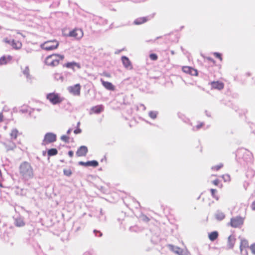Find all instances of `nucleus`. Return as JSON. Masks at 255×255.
I'll use <instances>...</instances> for the list:
<instances>
[{
	"mask_svg": "<svg viewBox=\"0 0 255 255\" xmlns=\"http://www.w3.org/2000/svg\"><path fill=\"white\" fill-rule=\"evenodd\" d=\"M71 132V130L70 129H69L68 131H67V133L68 134H69Z\"/></svg>",
	"mask_w": 255,
	"mask_h": 255,
	"instance_id": "48",
	"label": "nucleus"
},
{
	"mask_svg": "<svg viewBox=\"0 0 255 255\" xmlns=\"http://www.w3.org/2000/svg\"><path fill=\"white\" fill-rule=\"evenodd\" d=\"M2 112H10V109L6 105H5L3 108H2Z\"/></svg>",
	"mask_w": 255,
	"mask_h": 255,
	"instance_id": "38",
	"label": "nucleus"
},
{
	"mask_svg": "<svg viewBox=\"0 0 255 255\" xmlns=\"http://www.w3.org/2000/svg\"><path fill=\"white\" fill-rule=\"evenodd\" d=\"M59 42L56 40H48L44 42L41 45V48L46 51L54 50L59 46Z\"/></svg>",
	"mask_w": 255,
	"mask_h": 255,
	"instance_id": "3",
	"label": "nucleus"
},
{
	"mask_svg": "<svg viewBox=\"0 0 255 255\" xmlns=\"http://www.w3.org/2000/svg\"><path fill=\"white\" fill-rule=\"evenodd\" d=\"M11 59L12 57L10 56H3L1 57V58H0V65L6 64L8 62L11 61Z\"/></svg>",
	"mask_w": 255,
	"mask_h": 255,
	"instance_id": "18",
	"label": "nucleus"
},
{
	"mask_svg": "<svg viewBox=\"0 0 255 255\" xmlns=\"http://www.w3.org/2000/svg\"><path fill=\"white\" fill-rule=\"evenodd\" d=\"M212 183L213 184H214L215 186H220V187L222 188L223 187L222 184H220V181L219 179H217L216 180H214L212 181Z\"/></svg>",
	"mask_w": 255,
	"mask_h": 255,
	"instance_id": "33",
	"label": "nucleus"
},
{
	"mask_svg": "<svg viewBox=\"0 0 255 255\" xmlns=\"http://www.w3.org/2000/svg\"><path fill=\"white\" fill-rule=\"evenodd\" d=\"M214 55L217 58L219 59L221 61H222V55L220 53L218 52H214Z\"/></svg>",
	"mask_w": 255,
	"mask_h": 255,
	"instance_id": "36",
	"label": "nucleus"
},
{
	"mask_svg": "<svg viewBox=\"0 0 255 255\" xmlns=\"http://www.w3.org/2000/svg\"><path fill=\"white\" fill-rule=\"evenodd\" d=\"M15 225L16 227H21L25 225V223L22 218H19L15 219Z\"/></svg>",
	"mask_w": 255,
	"mask_h": 255,
	"instance_id": "24",
	"label": "nucleus"
},
{
	"mask_svg": "<svg viewBox=\"0 0 255 255\" xmlns=\"http://www.w3.org/2000/svg\"><path fill=\"white\" fill-rule=\"evenodd\" d=\"M202 126V125H199L197 127V128H199Z\"/></svg>",
	"mask_w": 255,
	"mask_h": 255,
	"instance_id": "47",
	"label": "nucleus"
},
{
	"mask_svg": "<svg viewBox=\"0 0 255 255\" xmlns=\"http://www.w3.org/2000/svg\"><path fill=\"white\" fill-rule=\"evenodd\" d=\"M5 144L7 150H12L15 147V145L13 142H11L10 146H8L6 143Z\"/></svg>",
	"mask_w": 255,
	"mask_h": 255,
	"instance_id": "32",
	"label": "nucleus"
},
{
	"mask_svg": "<svg viewBox=\"0 0 255 255\" xmlns=\"http://www.w3.org/2000/svg\"><path fill=\"white\" fill-rule=\"evenodd\" d=\"M81 132V130L80 128H77L74 131L75 134L80 133Z\"/></svg>",
	"mask_w": 255,
	"mask_h": 255,
	"instance_id": "43",
	"label": "nucleus"
},
{
	"mask_svg": "<svg viewBox=\"0 0 255 255\" xmlns=\"http://www.w3.org/2000/svg\"><path fill=\"white\" fill-rule=\"evenodd\" d=\"M0 187H3V186L0 182Z\"/></svg>",
	"mask_w": 255,
	"mask_h": 255,
	"instance_id": "49",
	"label": "nucleus"
},
{
	"mask_svg": "<svg viewBox=\"0 0 255 255\" xmlns=\"http://www.w3.org/2000/svg\"><path fill=\"white\" fill-rule=\"evenodd\" d=\"M81 87L79 84H76L74 85L70 86L68 88V90L71 94L74 96H79L80 95Z\"/></svg>",
	"mask_w": 255,
	"mask_h": 255,
	"instance_id": "7",
	"label": "nucleus"
},
{
	"mask_svg": "<svg viewBox=\"0 0 255 255\" xmlns=\"http://www.w3.org/2000/svg\"><path fill=\"white\" fill-rule=\"evenodd\" d=\"M19 170L22 179L25 180L31 178L33 176V169L27 162H22L19 166Z\"/></svg>",
	"mask_w": 255,
	"mask_h": 255,
	"instance_id": "1",
	"label": "nucleus"
},
{
	"mask_svg": "<svg viewBox=\"0 0 255 255\" xmlns=\"http://www.w3.org/2000/svg\"><path fill=\"white\" fill-rule=\"evenodd\" d=\"M75 66H77V63L75 62H68L66 64V66L67 68H71L73 69Z\"/></svg>",
	"mask_w": 255,
	"mask_h": 255,
	"instance_id": "29",
	"label": "nucleus"
},
{
	"mask_svg": "<svg viewBox=\"0 0 255 255\" xmlns=\"http://www.w3.org/2000/svg\"><path fill=\"white\" fill-rule=\"evenodd\" d=\"M215 217L217 220L221 221L225 218V215L223 212L219 211L216 214Z\"/></svg>",
	"mask_w": 255,
	"mask_h": 255,
	"instance_id": "25",
	"label": "nucleus"
},
{
	"mask_svg": "<svg viewBox=\"0 0 255 255\" xmlns=\"http://www.w3.org/2000/svg\"><path fill=\"white\" fill-rule=\"evenodd\" d=\"M210 84L212 89H217L219 90H222L224 87V84L219 81H213Z\"/></svg>",
	"mask_w": 255,
	"mask_h": 255,
	"instance_id": "13",
	"label": "nucleus"
},
{
	"mask_svg": "<svg viewBox=\"0 0 255 255\" xmlns=\"http://www.w3.org/2000/svg\"><path fill=\"white\" fill-rule=\"evenodd\" d=\"M246 255H248V253H247V251H246Z\"/></svg>",
	"mask_w": 255,
	"mask_h": 255,
	"instance_id": "52",
	"label": "nucleus"
},
{
	"mask_svg": "<svg viewBox=\"0 0 255 255\" xmlns=\"http://www.w3.org/2000/svg\"><path fill=\"white\" fill-rule=\"evenodd\" d=\"M223 167V164L220 163L218 165L213 166L212 167V170L215 171H218L221 168Z\"/></svg>",
	"mask_w": 255,
	"mask_h": 255,
	"instance_id": "28",
	"label": "nucleus"
},
{
	"mask_svg": "<svg viewBox=\"0 0 255 255\" xmlns=\"http://www.w3.org/2000/svg\"><path fill=\"white\" fill-rule=\"evenodd\" d=\"M236 239L233 235L230 236L228 238L227 246L230 249H232L234 247L236 243Z\"/></svg>",
	"mask_w": 255,
	"mask_h": 255,
	"instance_id": "14",
	"label": "nucleus"
},
{
	"mask_svg": "<svg viewBox=\"0 0 255 255\" xmlns=\"http://www.w3.org/2000/svg\"><path fill=\"white\" fill-rule=\"evenodd\" d=\"M22 73L27 78L30 77L29 69L28 67H25L22 70Z\"/></svg>",
	"mask_w": 255,
	"mask_h": 255,
	"instance_id": "27",
	"label": "nucleus"
},
{
	"mask_svg": "<svg viewBox=\"0 0 255 255\" xmlns=\"http://www.w3.org/2000/svg\"><path fill=\"white\" fill-rule=\"evenodd\" d=\"M56 140V135L51 132H48L45 134L42 141V145H46L48 144L54 142Z\"/></svg>",
	"mask_w": 255,
	"mask_h": 255,
	"instance_id": "6",
	"label": "nucleus"
},
{
	"mask_svg": "<svg viewBox=\"0 0 255 255\" xmlns=\"http://www.w3.org/2000/svg\"><path fill=\"white\" fill-rule=\"evenodd\" d=\"M104 110V107L102 105H98L93 107L91 109V114H99Z\"/></svg>",
	"mask_w": 255,
	"mask_h": 255,
	"instance_id": "16",
	"label": "nucleus"
},
{
	"mask_svg": "<svg viewBox=\"0 0 255 255\" xmlns=\"http://www.w3.org/2000/svg\"><path fill=\"white\" fill-rule=\"evenodd\" d=\"M219 236V234L217 231H214L209 234V239L211 241L216 240Z\"/></svg>",
	"mask_w": 255,
	"mask_h": 255,
	"instance_id": "22",
	"label": "nucleus"
},
{
	"mask_svg": "<svg viewBox=\"0 0 255 255\" xmlns=\"http://www.w3.org/2000/svg\"><path fill=\"white\" fill-rule=\"evenodd\" d=\"M73 151L72 150H70V151H68V155L70 157H72L73 156Z\"/></svg>",
	"mask_w": 255,
	"mask_h": 255,
	"instance_id": "44",
	"label": "nucleus"
},
{
	"mask_svg": "<svg viewBox=\"0 0 255 255\" xmlns=\"http://www.w3.org/2000/svg\"><path fill=\"white\" fill-rule=\"evenodd\" d=\"M149 116L152 119H155L156 117V114L154 112H150Z\"/></svg>",
	"mask_w": 255,
	"mask_h": 255,
	"instance_id": "40",
	"label": "nucleus"
},
{
	"mask_svg": "<svg viewBox=\"0 0 255 255\" xmlns=\"http://www.w3.org/2000/svg\"><path fill=\"white\" fill-rule=\"evenodd\" d=\"M88 151V148L84 145L80 146L77 150L76 154L78 157L85 156Z\"/></svg>",
	"mask_w": 255,
	"mask_h": 255,
	"instance_id": "10",
	"label": "nucleus"
},
{
	"mask_svg": "<svg viewBox=\"0 0 255 255\" xmlns=\"http://www.w3.org/2000/svg\"><path fill=\"white\" fill-rule=\"evenodd\" d=\"M58 153V151L56 148H51L47 151V154L49 156H54Z\"/></svg>",
	"mask_w": 255,
	"mask_h": 255,
	"instance_id": "26",
	"label": "nucleus"
},
{
	"mask_svg": "<svg viewBox=\"0 0 255 255\" xmlns=\"http://www.w3.org/2000/svg\"><path fill=\"white\" fill-rule=\"evenodd\" d=\"M246 151H247L248 152H249L250 151L248 150H246Z\"/></svg>",
	"mask_w": 255,
	"mask_h": 255,
	"instance_id": "51",
	"label": "nucleus"
},
{
	"mask_svg": "<svg viewBox=\"0 0 255 255\" xmlns=\"http://www.w3.org/2000/svg\"><path fill=\"white\" fill-rule=\"evenodd\" d=\"M206 59H207V60H208L209 61H210V62H213L214 64H215V60H214L213 58H211V57H207V58H206Z\"/></svg>",
	"mask_w": 255,
	"mask_h": 255,
	"instance_id": "42",
	"label": "nucleus"
},
{
	"mask_svg": "<svg viewBox=\"0 0 255 255\" xmlns=\"http://www.w3.org/2000/svg\"><path fill=\"white\" fill-rule=\"evenodd\" d=\"M168 247L170 250L178 255H186L185 251L179 247H176L172 245H169Z\"/></svg>",
	"mask_w": 255,
	"mask_h": 255,
	"instance_id": "11",
	"label": "nucleus"
},
{
	"mask_svg": "<svg viewBox=\"0 0 255 255\" xmlns=\"http://www.w3.org/2000/svg\"><path fill=\"white\" fill-rule=\"evenodd\" d=\"M79 164L84 166H92L96 167L99 165V163L96 160L89 161L87 162L80 161Z\"/></svg>",
	"mask_w": 255,
	"mask_h": 255,
	"instance_id": "12",
	"label": "nucleus"
},
{
	"mask_svg": "<svg viewBox=\"0 0 255 255\" xmlns=\"http://www.w3.org/2000/svg\"><path fill=\"white\" fill-rule=\"evenodd\" d=\"M83 30L80 28H75L69 33V36L74 37L77 39H81L83 36Z\"/></svg>",
	"mask_w": 255,
	"mask_h": 255,
	"instance_id": "8",
	"label": "nucleus"
},
{
	"mask_svg": "<svg viewBox=\"0 0 255 255\" xmlns=\"http://www.w3.org/2000/svg\"><path fill=\"white\" fill-rule=\"evenodd\" d=\"M3 41L5 42V43H8V44H10V41L8 39V38H4L3 39Z\"/></svg>",
	"mask_w": 255,
	"mask_h": 255,
	"instance_id": "46",
	"label": "nucleus"
},
{
	"mask_svg": "<svg viewBox=\"0 0 255 255\" xmlns=\"http://www.w3.org/2000/svg\"><path fill=\"white\" fill-rule=\"evenodd\" d=\"M46 99L53 105L61 103L63 101V98L55 92L50 93L46 95Z\"/></svg>",
	"mask_w": 255,
	"mask_h": 255,
	"instance_id": "4",
	"label": "nucleus"
},
{
	"mask_svg": "<svg viewBox=\"0 0 255 255\" xmlns=\"http://www.w3.org/2000/svg\"><path fill=\"white\" fill-rule=\"evenodd\" d=\"M122 60L123 64L126 68H129L131 67V62L128 57L126 56H123L122 58Z\"/></svg>",
	"mask_w": 255,
	"mask_h": 255,
	"instance_id": "21",
	"label": "nucleus"
},
{
	"mask_svg": "<svg viewBox=\"0 0 255 255\" xmlns=\"http://www.w3.org/2000/svg\"><path fill=\"white\" fill-rule=\"evenodd\" d=\"M249 248V243L247 240L242 239L241 241L240 245V249L241 253H243V252L244 250H246Z\"/></svg>",
	"mask_w": 255,
	"mask_h": 255,
	"instance_id": "15",
	"label": "nucleus"
},
{
	"mask_svg": "<svg viewBox=\"0 0 255 255\" xmlns=\"http://www.w3.org/2000/svg\"><path fill=\"white\" fill-rule=\"evenodd\" d=\"M3 116L2 115V113H0V123L2 122L3 121Z\"/></svg>",
	"mask_w": 255,
	"mask_h": 255,
	"instance_id": "45",
	"label": "nucleus"
},
{
	"mask_svg": "<svg viewBox=\"0 0 255 255\" xmlns=\"http://www.w3.org/2000/svg\"><path fill=\"white\" fill-rule=\"evenodd\" d=\"M19 134V131L17 129H13L10 133V138L11 139H16Z\"/></svg>",
	"mask_w": 255,
	"mask_h": 255,
	"instance_id": "23",
	"label": "nucleus"
},
{
	"mask_svg": "<svg viewBox=\"0 0 255 255\" xmlns=\"http://www.w3.org/2000/svg\"><path fill=\"white\" fill-rule=\"evenodd\" d=\"M148 19L146 17H139L135 19L133 23L136 25H139L146 22Z\"/></svg>",
	"mask_w": 255,
	"mask_h": 255,
	"instance_id": "20",
	"label": "nucleus"
},
{
	"mask_svg": "<svg viewBox=\"0 0 255 255\" xmlns=\"http://www.w3.org/2000/svg\"><path fill=\"white\" fill-rule=\"evenodd\" d=\"M12 47L15 49H19L22 47V43L20 41L13 40L11 43Z\"/></svg>",
	"mask_w": 255,
	"mask_h": 255,
	"instance_id": "19",
	"label": "nucleus"
},
{
	"mask_svg": "<svg viewBox=\"0 0 255 255\" xmlns=\"http://www.w3.org/2000/svg\"><path fill=\"white\" fill-rule=\"evenodd\" d=\"M101 82L103 86L107 90L111 91L115 90V86L111 83L109 82L105 81L103 80H101Z\"/></svg>",
	"mask_w": 255,
	"mask_h": 255,
	"instance_id": "17",
	"label": "nucleus"
},
{
	"mask_svg": "<svg viewBox=\"0 0 255 255\" xmlns=\"http://www.w3.org/2000/svg\"><path fill=\"white\" fill-rule=\"evenodd\" d=\"M222 178L225 182H229L231 180L230 176L229 174H224L222 176Z\"/></svg>",
	"mask_w": 255,
	"mask_h": 255,
	"instance_id": "31",
	"label": "nucleus"
},
{
	"mask_svg": "<svg viewBox=\"0 0 255 255\" xmlns=\"http://www.w3.org/2000/svg\"><path fill=\"white\" fill-rule=\"evenodd\" d=\"M251 207L253 211H255V201L252 202Z\"/></svg>",
	"mask_w": 255,
	"mask_h": 255,
	"instance_id": "41",
	"label": "nucleus"
},
{
	"mask_svg": "<svg viewBox=\"0 0 255 255\" xmlns=\"http://www.w3.org/2000/svg\"><path fill=\"white\" fill-rule=\"evenodd\" d=\"M149 57L152 60H156L157 59V55L154 53L150 54Z\"/></svg>",
	"mask_w": 255,
	"mask_h": 255,
	"instance_id": "37",
	"label": "nucleus"
},
{
	"mask_svg": "<svg viewBox=\"0 0 255 255\" xmlns=\"http://www.w3.org/2000/svg\"><path fill=\"white\" fill-rule=\"evenodd\" d=\"M250 249L252 251V253L255 255V244H254L251 246Z\"/></svg>",
	"mask_w": 255,
	"mask_h": 255,
	"instance_id": "39",
	"label": "nucleus"
},
{
	"mask_svg": "<svg viewBox=\"0 0 255 255\" xmlns=\"http://www.w3.org/2000/svg\"><path fill=\"white\" fill-rule=\"evenodd\" d=\"M64 174L66 176H70L72 174V171L70 169H65L63 170Z\"/></svg>",
	"mask_w": 255,
	"mask_h": 255,
	"instance_id": "30",
	"label": "nucleus"
},
{
	"mask_svg": "<svg viewBox=\"0 0 255 255\" xmlns=\"http://www.w3.org/2000/svg\"><path fill=\"white\" fill-rule=\"evenodd\" d=\"M106 76L108 77H110L111 76H110V74H107Z\"/></svg>",
	"mask_w": 255,
	"mask_h": 255,
	"instance_id": "50",
	"label": "nucleus"
},
{
	"mask_svg": "<svg viewBox=\"0 0 255 255\" xmlns=\"http://www.w3.org/2000/svg\"><path fill=\"white\" fill-rule=\"evenodd\" d=\"M61 139L62 141H63L66 143H68V142H69V137L67 135H64L61 137Z\"/></svg>",
	"mask_w": 255,
	"mask_h": 255,
	"instance_id": "34",
	"label": "nucleus"
},
{
	"mask_svg": "<svg viewBox=\"0 0 255 255\" xmlns=\"http://www.w3.org/2000/svg\"><path fill=\"white\" fill-rule=\"evenodd\" d=\"M182 71L186 73L190 74L192 76H197L198 71L196 69H194L190 66H183L182 68Z\"/></svg>",
	"mask_w": 255,
	"mask_h": 255,
	"instance_id": "9",
	"label": "nucleus"
},
{
	"mask_svg": "<svg viewBox=\"0 0 255 255\" xmlns=\"http://www.w3.org/2000/svg\"><path fill=\"white\" fill-rule=\"evenodd\" d=\"M210 191H211V194H212V196H213V197H214V198H215L217 200H218V197L217 196H216V195H215L216 193L217 192V190L216 189H211L210 190Z\"/></svg>",
	"mask_w": 255,
	"mask_h": 255,
	"instance_id": "35",
	"label": "nucleus"
},
{
	"mask_svg": "<svg viewBox=\"0 0 255 255\" xmlns=\"http://www.w3.org/2000/svg\"><path fill=\"white\" fill-rule=\"evenodd\" d=\"M64 58L63 55L58 54H53L48 56L45 60V63L47 65L50 66H56L59 64L60 61H62Z\"/></svg>",
	"mask_w": 255,
	"mask_h": 255,
	"instance_id": "2",
	"label": "nucleus"
},
{
	"mask_svg": "<svg viewBox=\"0 0 255 255\" xmlns=\"http://www.w3.org/2000/svg\"><path fill=\"white\" fill-rule=\"evenodd\" d=\"M245 218L241 216H237L231 219L230 224L233 228H239L244 222Z\"/></svg>",
	"mask_w": 255,
	"mask_h": 255,
	"instance_id": "5",
	"label": "nucleus"
}]
</instances>
